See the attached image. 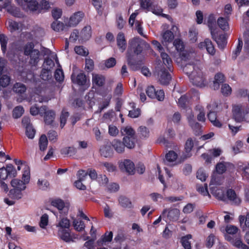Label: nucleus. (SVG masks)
Here are the masks:
<instances>
[{
    "mask_svg": "<svg viewBox=\"0 0 249 249\" xmlns=\"http://www.w3.org/2000/svg\"><path fill=\"white\" fill-rule=\"evenodd\" d=\"M7 37L3 34H0V42L1 44V50L3 53H5L6 50V45L7 43Z\"/></svg>",
    "mask_w": 249,
    "mask_h": 249,
    "instance_id": "obj_57",
    "label": "nucleus"
},
{
    "mask_svg": "<svg viewBox=\"0 0 249 249\" xmlns=\"http://www.w3.org/2000/svg\"><path fill=\"white\" fill-rule=\"evenodd\" d=\"M221 92L225 96L229 95L231 93V88L228 84H223L221 87Z\"/></svg>",
    "mask_w": 249,
    "mask_h": 249,
    "instance_id": "obj_63",
    "label": "nucleus"
},
{
    "mask_svg": "<svg viewBox=\"0 0 249 249\" xmlns=\"http://www.w3.org/2000/svg\"><path fill=\"white\" fill-rule=\"evenodd\" d=\"M228 163H219L217 164L215 170L217 173L219 174H223L226 170L227 164Z\"/></svg>",
    "mask_w": 249,
    "mask_h": 249,
    "instance_id": "obj_61",
    "label": "nucleus"
},
{
    "mask_svg": "<svg viewBox=\"0 0 249 249\" xmlns=\"http://www.w3.org/2000/svg\"><path fill=\"white\" fill-rule=\"evenodd\" d=\"M136 142L135 136H132V138L130 137L123 138V142L124 145L129 149H132L135 147Z\"/></svg>",
    "mask_w": 249,
    "mask_h": 249,
    "instance_id": "obj_34",
    "label": "nucleus"
},
{
    "mask_svg": "<svg viewBox=\"0 0 249 249\" xmlns=\"http://www.w3.org/2000/svg\"><path fill=\"white\" fill-rule=\"evenodd\" d=\"M51 204L52 206L57 208L59 211L63 210L65 208V204L61 199H57L53 200L52 201Z\"/></svg>",
    "mask_w": 249,
    "mask_h": 249,
    "instance_id": "obj_52",
    "label": "nucleus"
},
{
    "mask_svg": "<svg viewBox=\"0 0 249 249\" xmlns=\"http://www.w3.org/2000/svg\"><path fill=\"white\" fill-rule=\"evenodd\" d=\"M49 217L48 215L46 214H43L40 218V222L39 223L40 227L43 229H46L48 224Z\"/></svg>",
    "mask_w": 249,
    "mask_h": 249,
    "instance_id": "obj_60",
    "label": "nucleus"
},
{
    "mask_svg": "<svg viewBox=\"0 0 249 249\" xmlns=\"http://www.w3.org/2000/svg\"><path fill=\"white\" fill-rule=\"evenodd\" d=\"M77 40L79 41L81 40L80 38V34L77 30H74L70 35L69 41L71 42H75Z\"/></svg>",
    "mask_w": 249,
    "mask_h": 249,
    "instance_id": "obj_59",
    "label": "nucleus"
},
{
    "mask_svg": "<svg viewBox=\"0 0 249 249\" xmlns=\"http://www.w3.org/2000/svg\"><path fill=\"white\" fill-rule=\"evenodd\" d=\"M26 88L25 86L19 83H17L14 85L13 91L18 94H21L24 93L26 91Z\"/></svg>",
    "mask_w": 249,
    "mask_h": 249,
    "instance_id": "obj_45",
    "label": "nucleus"
},
{
    "mask_svg": "<svg viewBox=\"0 0 249 249\" xmlns=\"http://www.w3.org/2000/svg\"><path fill=\"white\" fill-rule=\"evenodd\" d=\"M146 92L148 96L152 99L156 98L159 101H162L164 98V93L162 90H156L152 86L147 87Z\"/></svg>",
    "mask_w": 249,
    "mask_h": 249,
    "instance_id": "obj_12",
    "label": "nucleus"
},
{
    "mask_svg": "<svg viewBox=\"0 0 249 249\" xmlns=\"http://www.w3.org/2000/svg\"><path fill=\"white\" fill-rule=\"evenodd\" d=\"M113 237V233L111 231L106 233L105 235L102 238L101 240L98 241L99 245H103L104 243L110 242L111 241Z\"/></svg>",
    "mask_w": 249,
    "mask_h": 249,
    "instance_id": "obj_53",
    "label": "nucleus"
},
{
    "mask_svg": "<svg viewBox=\"0 0 249 249\" xmlns=\"http://www.w3.org/2000/svg\"><path fill=\"white\" fill-rule=\"evenodd\" d=\"M31 59L30 63L33 66H36L39 61V52L37 50H34L30 53Z\"/></svg>",
    "mask_w": 249,
    "mask_h": 249,
    "instance_id": "obj_40",
    "label": "nucleus"
},
{
    "mask_svg": "<svg viewBox=\"0 0 249 249\" xmlns=\"http://www.w3.org/2000/svg\"><path fill=\"white\" fill-rule=\"evenodd\" d=\"M220 179L213 176L211 182L210 183V189L211 193L217 199L226 201L227 197L224 193V191L222 189L220 188Z\"/></svg>",
    "mask_w": 249,
    "mask_h": 249,
    "instance_id": "obj_5",
    "label": "nucleus"
},
{
    "mask_svg": "<svg viewBox=\"0 0 249 249\" xmlns=\"http://www.w3.org/2000/svg\"><path fill=\"white\" fill-rule=\"evenodd\" d=\"M6 169L7 171L8 176L16 177L17 175V171L15 167L11 164L6 165Z\"/></svg>",
    "mask_w": 249,
    "mask_h": 249,
    "instance_id": "obj_62",
    "label": "nucleus"
},
{
    "mask_svg": "<svg viewBox=\"0 0 249 249\" xmlns=\"http://www.w3.org/2000/svg\"><path fill=\"white\" fill-rule=\"evenodd\" d=\"M228 20L227 18L222 17H220L217 19V24L222 30H227L229 28Z\"/></svg>",
    "mask_w": 249,
    "mask_h": 249,
    "instance_id": "obj_44",
    "label": "nucleus"
},
{
    "mask_svg": "<svg viewBox=\"0 0 249 249\" xmlns=\"http://www.w3.org/2000/svg\"><path fill=\"white\" fill-rule=\"evenodd\" d=\"M220 231L224 235L225 239L231 240V237L229 235H234L237 233L238 228L234 225H229L226 226H222L220 228Z\"/></svg>",
    "mask_w": 249,
    "mask_h": 249,
    "instance_id": "obj_11",
    "label": "nucleus"
},
{
    "mask_svg": "<svg viewBox=\"0 0 249 249\" xmlns=\"http://www.w3.org/2000/svg\"><path fill=\"white\" fill-rule=\"evenodd\" d=\"M180 214V211L178 209H173L168 211L167 217L170 220H178Z\"/></svg>",
    "mask_w": 249,
    "mask_h": 249,
    "instance_id": "obj_37",
    "label": "nucleus"
},
{
    "mask_svg": "<svg viewBox=\"0 0 249 249\" xmlns=\"http://www.w3.org/2000/svg\"><path fill=\"white\" fill-rule=\"evenodd\" d=\"M57 234L58 237L66 242H70L72 240L70 229L58 231Z\"/></svg>",
    "mask_w": 249,
    "mask_h": 249,
    "instance_id": "obj_28",
    "label": "nucleus"
},
{
    "mask_svg": "<svg viewBox=\"0 0 249 249\" xmlns=\"http://www.w3.org/2000/svg\"><path fill=\"white\" fill-rule=\"evenodd\" d=\"M87 176V173L84 170H80L77 174L78 180L76 181L74 183L75 187L79 190H85L86 187L84 185L82 181L84 179V178Z\"/></svg>",
    "mask_w": 249,
    "mask_h": 249,
    "instance_id": "obj_20",
    "label": "nucleus"
},
{
    "mask_svg": "<svg viewBox=\"0 0 249 249\" xmlns=\"http://www.w3.org/2000/svg\"><path fill=\"white\" fill-rule=\"evenodd\" d=\"M76 152V148L72 146L64 147L61 150V154L64 155L72 156L74 155Z\"/></svg>",
    "mask_w": 249,
    "mask_h": 249,
    "instance_id": "obj_50",
    "label": "nucleus"
},
{
    "mask_svg": "<svg viewBox=\"0 0 249 249\" xmlns=\"http://www.w3.org/2000/svg\"><path fill=\"white\" fill-rule=\"evenodd\" d=\"M39 148L41 151L46 150L48 145V140L45 135H42L39 141Z\"/></svg>",
    "mask_w": 249,
    "mask_h": 249,
    "instance_id": "obj_49",
    "label": "nucleus"
},
{
    "mask_svg": "<svg viewBox=\"0 0 249 249\" xmlns=\"http://www.w3.org/2000/svg\"><path fill=\"white\" fill-rule=\"evenodd\" d=\"M150 10L152 11V12L157 15L158 16H161L163 17H165L167 18H168L169 20H171L172 18L171 17L166 14H162V9L160 7L158 6L154 7L153 8H151Z\"/></svg>",
    "mask_w": 249,
    "mask_h": 249,
    "instance_id": "obj_46",
    "label": "nucleus"
},
{
    "mask_svg": "<svg viewBox=\"0 0 249 249\" xmlns=\"http://www.w3.org/2000/svg\"><path fill=\"white\" fill-rule=\"evenodd\" d=\"M68 27L67 23L64 25L63 23L58 21H54L52 24V28L56 31L66 30Z\"/></svg>",
    "mask_w": 249,
    "mask_h": 249,
    "instance_id": "obj_39",
    "label": "nucleus"
},
{
    "mask_svg": "<svg viewBox=\"0 0 249 249\" xmlns=\"http://www.w3.org/2000/svg\"><path fill=\"white\" fill-rule=\"evenodd\" d=\"M199 47L200 48L205 47L208 53L211 55H213L215 54V50L214 46L212 41L208 39H205L204 42L200 43L199 44Z\"/></svg>",
    "mask_w": 249,
    "mask_h": 249,
    "instance_id": "obj_21",
    "label": "nucleus"
},
{
    "mask_svg": "<svg viewBox=\"0 0 249 249\" xmlns=\"http://www.w3.org/2000/svg\"><path fill=\"white\" fill-rule=\"evenodd\" d=\"M243 46V42L241 40L238 39V45L235 49L234 51H233L232 54V58L233 59H235L240 54Z\"/></svg>",
    "mask_w": 249,
    "mask_h": 249,
    "instance_id": "obj_51",
    "label": "nucleus"
},
{
    "mask_svg": "<svg viewBox=\"0 0 249 249\" xmlns=\"http://www.w3.org/2000/svg\"><path fill=\"white\" fill-rule=\"evenodd\" d=\"M100 152L102 155L107 157L112 154V150L110 149L109 146H105L100 149Z\"/></svg>",
    "mask_w": 249,
    "mask_h": 249,
    "instance_id": "obj_64",
    "label": "nucleus"
},
{
    "mask_svg": "<svg viewBox=\"0 0 249 249\" xmlns=\"http://www.w3.org/2000/svg\"><path fill=\"white\" fill-rule=\"evenodd\" d=\"M111 145L115 150L118 153H123L124 151V144L118 140L115 139L112 142Z\"/></svg>",
    "mask_w": 249,
    "mask_h": 249,
    "instance_id": "obj_32",
    "label": "nucleus"
},
{
    "mask_svg": "<svg viewBox=\"0 0 249 249\" xmlns=\"http://www.w3.org/2000/svg\"><path fill=\"white\" fill-rule=\"evenodd\" d=\"M161 36V42L164 46H167L169 43H171L174 38V34L169 30L163 31Z\"/></svg>",
    "mask_w": 249,
    "mask_h": 249,
    "instance_id": "obj_19",
    "label": "nucleus"
},
{
    "mask_svg": "<svg viewBox=\"0 0 249 249\" xmlns=\"http://www.w3.org/2000/svg\"><path fill=\"white\" fill-rule=\"evenodd\" d=\"M84 14L81 12L75 13L72 15L67 23L68 27H74L76 26L83 18Z\"/></svg>",
    "mask_w": 249,
    "mask_h": 249,
    "instance_id": "obj_18",
    "label": "nucleus"
},
{
    "mask_svg": "<svg viewBox=\"0 0 249 249\" xmlns=\"http://www.w3.org/2000/svg\"><path fill=\"white\" fill-rule=\"evenodd\" d=\"M10 78L7 74H3L0 77V84L1 87H7L10 83Z\"/></svg>",
    "mask_w": 249,
    "mask_h": 249,
    "instance_id": "obj_54",
    "label": "nucleus"
},
{
    "mask_svg": "<svg viewBox=\"0 0 249 249\" xmlns=\"http://www.w3.org/2000/svg\"><path fill=\"white\" fill-rule=\"evenodd\" d=\"M74 229L78 231H81L85 229V226L84 222L78 219H74L73 221Z\"/></svg>",
    "mask_w": 249,
    "mask_h": 249,
    "instance_id": "obj_47",
    "label": "nucleus"
},
{
    "mask_svg": "<svg viewBox=\"0 0 249 249\" xmlns=\"http://www.w3.org/2000/svg\"><path fill=\"white\" fill-rule=\"evenodd\" d=\"M9 29L11 32H14L16 30H22L23 29L22 24L18 23L15 21L9 19L7 21Z\"/></svg>",
    "mask_w": 249,
    "mask_h": 249,
    "instance_id": "obj_36",
    "label": "nucleus"
},
{
    "mask_svg": "<svg viewBox=\"0 0 249 249\" xmlns=\"http://www.w3.org/2000/svg\"><path fill=\"white\" fill-rule=\"evenodd\" d=\"M208 25L211 31L212 38L215 40L219 47H224L227 44L226 37L224 35H220L218 37L216 36L215 20L213 15L209 17Z\"/></svg>",
    "mask_w": 249,
    "mask_h": 249,
    "instance_id": "obj_4",
    "label": "nucleus"
},
{
    "mask_svg": "<svg viewBox=\"0 0 249 249\" xmlns=\"http://www.w3.org/2000/svg\"><path fill=\"white\" fill-rule=\"evenodd\" d=\"M130 107L132 108L129 111L128 115L131 118H137L140 115V110L139 108H135V104L130 103Z\"/></svg>",
    "mask_w": 249,
    "mask_h": 249,
    "instance_id": "obj_43",
    "label": "nucleus"
},
{
    "mask_svg": "<svg viewBox=\"0 0 249 249\" xmlns=\"http://www.w3.org/2000/svg\"><path fill=\"white\" fill-rule=\"evenodd\" d=\"M238 220L240 226L243 231L249 228V213H247L246 216L240 215Z\"/></svg>",
    "mask_w": 249,
    "mask_h": 249,
    "instance_id": "obj_24",
    "label": "nucleus"
},
{
    "mask_svg": "<svg viewBox=\"0 0 249 249\" xmlns=\"http://www.w3.org/2000/svg\"><path fill=\"white\" fill-rule=\"evenodd\" d=\"M217 107V106L214 103H212L208 105L207 108L209 110V112L208 114V117L213 126L220 128L222 127V124L217 119L216 114L214 112V110Z\"/></svg>",
    "mask_w": 249,
    "mask_h": 249,
    "instance_id": "obj_8",
    "label": "nucleus"
},
{
    "mask_svg": "<svg viewBox=\"0 0 249 249\" xmlns=\"http://www.w3.org/2000/svg\"><path fill=\"white\" fill-rule=\"evenodd\" d=\"M56 226L58 229V231L70 229V220L67 218H63L58 221Z\"/></svg>",
    "mask_w": 249,
    "mask_h": 249,
    "instance_id": "obj_27",
    "label": "nucleus"
},
{
    "mask_svg": "<svg viewBox=\"0 0 249 249\" xmlns=\"http://www.w3.org/2000/svg\"><path fill=\"white\" fill-rule=\"evenodd\" d=\"M141 45L144 46L147 49H150V46L149 44L142 40L139 38H134L129 42L130 48L128 49L127 52V58L128 63L130 62V51H131V49L137 46L136 49L134 51V53L137 54H139L142 51L140 46Z\"/></svg>",
    "mask_w": 249,
    "mask_h": 249,
    "instance_id": "obj_6",
    "label": "nucleus"
},
{
    "mask_svg": "<svg viewBox=\"0 0 249 249\" xmlns=\"http://www.w3.org/2000/svg\"><path fill=\"white\" fill-rule=\"evenodd\" d=\"M121 133L124 137L132 138V136H135V133L132 128L129 126H127L122 128Z\"/></svg>",
    "mask_w": 249,
    "mask_h": 249,
    "instance_id": "obj_35",
    "label": "nucleus"
},
{
    "mask_svg": "<svg viewBox=\"0 0 249 249\" xmlns=\"http://www.w3.org/2000/svg\"><path fill=\"white\" fill-rule=\"evenodd\" d=\"M234 246L241 248V249H249V247L244 244L240 237H236L235 238H231V240H228Z\"/></svg>",
    "mask_w": 249,
    "mask_h": 249,
    "instance_id": "obj_33",
    "label": "nucleus"
},
{
    "mask_svg": "<svg viewBox=\"0 0 249 249\" xmlns=\"http://www.w3.org/2000/svg\"><path fill=\"white\" fill-rule=\"evenodd\" d=\"M227 199H228L232 204L236 205H239L241 202V199L235 192L232 189H228L226 195Z\"/></svg>",
    "mask_w": 249,
    "mask_h": 249,
    "instance_id": "obj_17",
    "label": "nucleus"
},
{
    "mask_svg": "<svg viewBox=\"0 0 249 249\" xmlns=\"http://www.w3.org/2000/svg\"><path fill=\"white\" fill-rule=\"evenodd\" d=\"M24 110L21 106H18L15 107L13 110V115L15 118L20 117L23 114Z\"/></svg>",
    "mask_w": 249,
    "mask_h": 249,
    "instance_id": "obj_55",
    "label": "nucleus"
},
{
    "mask_svg": "<svg viewBox=\"0 0 249 249\" xmlns=\"http://www.w3.org/2000/svg\"><path fill=\"white\" fill-rule=\"evenodd\" d=\"M40 115L43 117L44 121L46 124H51L55 118V112L47 108L45 106L40 107Z\"/></svg>",
    "mask_w": 249,
    "mask_h": 249,
    "instance_id": "obj_10",
    "label": "nucleus"
},
{
    "mask_svg": "<svg viewBox=\"0 0 249 249\" xmlns=\"http://www.w3.org/2000/svg\"><path fill=\"white\" fill-rule=\"evenodd\" d=\"M186 116L190 125L193 127L194 126L198 125V124L196 122L194 116L192 113V110L190 108H187L186 110Z\"/></svg>",
    "mask_w": 249,
    "mask_h": 249,
    "instance_id": "obj_38",
    "label": "nucleus"
},
{
    "mask_svg": "<svg viewBox=\"0 0 249 249\" xmlns=\"http://www.w3.org/2000/svg\"><path fill=\"white\" fill-rule=\"evenodd\" d=\"M233 115L235 120L237 122H241L242 121L249 122V119L245 118L246 115H248V113L245 114L244 111L242 110V107L240 105H235L233 107Z\"/></svg>",
    "mask_w": 249,
    "mask_h": 249,
    "instance_id": "obj_13",
    "label": "nucleus"
},
{
    "mask_svg": "<svg viewBox=\"0 0 249 249\" xmlns=\"http://www.w3.org/2000/svg\"><path fill=\"white\" fill-rule=\"evenodd\" d=\"M196 111L199 112L197 116V120L200 122H205L206 119L203 107L200 106H197L196 107Z\"/></svg>",
    "mask_w": 249,
    "mask_h": 249,
    "instance_id": "obj_48",
    "label": "nucleus"
},
{
    "mask_svg": "<svg viewBox=\"0 0 249 249\" xmlns=\"http://www.w3.org/2000/svg\"><path fill=\"white\" fill-rule=\"evenodd\" d=\"M238 170L242 171V175L244 178L249 180V163L239 162L238 163Z\"/></svg>",
    "mask_w": 249,
    "mask_h": 249,
    "instance_id": "obj_25",
    "label": "nucleus"
},
{
    "mask_svg": "<svg viewBox=\"0 0 249 249\" xmlns=\"http://www.w3.org/2000/svg\"><path fill=\"white\" fill-rule=\"evenodd\" d=\"M18 5L26 10L36 11L41 13L48 10L50 7L49 3L46 0H42L38 4L35 0H15Z\"/></svg>",
    "mask_w": 249,
    "mask_h": 249,
    "instance_id": "obj_2",
    "label": "nucleus"
},
{
    "mask_svg": "<svg viewBox=\"0 0 249 249\" xmlns=\"http://www.w3.org/2000/svg\"><path fill=\"white\" fill-rule=\"evenodd\" d=\"M194 146V142L191 138H189L185 143L184 158L185 159L192 156L191 151Z\"/></svg>",
    "mask_w": 249,
    "mask_h": 249,
    "instance_id": "obj_30",
    "label": "nucleus"
},
{
    "mask_svg": "<svg viewBox=\"0 0 249 249\" xmlns=\"http://www.w3.org/2000/svg\"><path fill=\"white\" fill-rule=\"evenodd\" d=\"M37 184L38 188L43 190L48 189L49 186L48 181L45 179H39Z\"/></svg>",
    "mask_w": 249,
    "mask_h": 249,
    "instance_id": "obj_58",
    "label": "nucleus"
},
{
    "mask_svg": "<svg viewBox=\"0 0 249 249\" xmlns=\"http://www.w3.org/2000/svg\"><path fill=\"white\" fill-rule=\"evenodd\" d=\"M189 76L194 85L200 87H202L204 86V79L202 73L201 71L196 73V71H193L191 72Z\"/></svg>",
    "mask_w": 249,
    "mask_h": 249,
    "instance_id": "obj_16",
    "label": "nucleus"
},
{
    "mask_svg": "<svg viewBox=\"0 0 249 249\" xmlns=\"http://www.w3.org/2000/svg\"><path fill=\"white\" fill-rule=\"evenodd\" d=\"M91 36V28L90 26H85L80 32V38L81 41H87Z\"/></svg>",
    "mask_w": 249,
    "mask_h": 249,
    "instance_id": "obj_23",
    "label": "nucleus"
},
{
    "mask_svg": "<svg viewBox=\"0 0 249 249\" xmlns=\"http://www.w3.org/2000/svg\"><path fill=\"white\" fill-rule=\"evenodd\" d=\"M22 124L25 128L26 135L29 139H32L34 138L36 131L30 124V120L28 117H24L22 119Z\"/></svg>",
    "mask_w": 249,
    "mask_h": 249,
    "instance_id": "obj_14",
    "label": "nucleus"
},
{
    "mask_svg": "<svg viewBox=\"0 0 249 249\" xmlns=\"http://www.w3.org/2000/svg\"><path fill=\"white\" fill-rule=\"evenodd\" d=\"M224 81V76L221 73H217L215 75L214 80L213 81V89H217L219 88L220 83Z\"/></svg>",
    "mask_w": 249,
    "mask_h": 249,
    "instance_id": "obj_42",
    "label": "nucleus"
},
{
    "mask_svg": "<svg viewBox=\"0 0 249 249\" xmlns=\"http://www.w3.org/2000/svg\"><path fill=\"white\" fill-rule=\"evenodd\" d=\"M77 71L76 69L73 70V72L71 76L72 82L79 86H84L86 88H88L90 85L89 82H87L86 75L83 73L80 72L76 74V72Z\"/></svg>",
    "mask_w": 249,
    "mask_h": 249,
    "instance_id": "obj_9",
    "label": "nucleus"
},
{
    "mask_svg": "<svg viewBox=\"0 0 249 249\" xmlns=\"http://www.w3.org/2000/svg\"><path fill=\"white\" fill-rule=\"evenodd\" d=\"M117 46L122 52L124 51L126 47V43L124 35L122 33L118 34L117 36Z\"/></svg>",
    "mask_w": 249,
    "mask_h": 249,
    "instance_id": "obj_26",
    "label": "nucleus"
},
{
    "mask_svg": "<svg viewBox=\"0 0 249 249\" xmlns=\"http://www.w3.org/2000/svg\"><path fill=\"white\" fill-rule=\"evenodd\" d=\"M178 158L177 154L173 151H169L165 156L164 163L167 165H174Z\"/></svg>",
    "mask_w": 249,
    "mask_h": 249,
    "instance_id": "obj_22",
    "label": "nucleus"
},
{
    "mask_svg": "<svg viewBox=\"0 0 249 249\" xmlns=\"http://www.w3.org/2000/svg\"><path fill=\"white\" fill-rule=\"evenodd\" d=\"M152 44L160 53V56L164 65L169 71H171L172 61L167 53L163 52V48L160 43L157 40H154L152 41Z\"/></svg>",
    "mask_w": 249,
    "mask_h": 249,
    "instance_id": "obj_7",
    "label": "nucleus"
},
{
    "mask_svg": "<svg viewBox=\"0 0 249 249\" xmlns=\"http://www.w3.org/2000/svg\"><path fill=\"white\" fill-rule=\"evenodd\" d=\"M174 46L175 47L177 52L178 53L179 58H177L176 61L177 63H183L185 65L190 64L188 61L193 59L196 54L194 53L184 51V45L182 41L180 39H176L174 41Z\"/></svg>",
    "mask_w": 249,
    "mask_h": 249,
    "instance_id": "obj_3",
    "label": "nucleus"
},
{
    "mask_svg": "<svg viewBox=\"0 0 249 249\" xmlns=\"http://www.w3.org/2000/svg\"><path fill=\"white\" fill-rule=\"evenodd\" d=\"M17 165L18 170H22V180L15 178L11 181V186L14 189L11 190L10 193L12 195V197L14 199H18L22 197L21 192L25 189L26 184H28L30 180V169L27 164L21 160L15 161Z\"/></svg>",
    "mask_w": 249,
    "mask_h": 249,
    "instance_id": "obj_1",
    "label": "nucleus"
},
{
    "mask_svg": "<svg viewBox=\"0 0 249 249\" xmlns=\"http://www.w3.org/2000/svg\"><path fill=\"white\" fill-rule=\"evenodd\" d=\"M74 51L77 54L82 56H86L89 53L88 50L81 46H76L74 48Z\"/></svg>",
    "mask_w": 249,
    "mask_h": 249,
    "instance_id": "obj_56",
    "label": "nucleus"
},
{
    "mask_svg": "<svg viewBox=\"0 0 249 249\" xmlns=\"http://www.w3.org/2000/svg\"><path fill=\"white\" fill-rule=\"evenodd\" d=\"M170 74L166 71H161L160 73L159 81L162 85L168 84L171 80Z\"/></svg>",
    "mask_w": 249,
    "mask_h": 249,
    "instance_id": "obj_31",
    "label": "nucleus"
},
{
    "mask_svg": "<svg viewBox=\"0 0 249 249\" xmlns=\"http://www.w3.org/2000/svg\"><path fill=\"white\" fill-rule=\"evenodd\" d=\"M120 168L125 171L130 175H133L135 173V165L132 161L129 160H125L119 163Z\"/></svg>",
    "mask_w": 249,
    "mask_h": 249,
    "instance_id": "obj_15",
    "label": "nucleus"
},
{
    "mask_svg": "<svg viewBox=\"0 0 249 249\" xmlns=\"http://www.w3.org/2000/svg\"><path fill=\"white\" fill-rule=\"evenodd\" d=\"M105 79L103 76L96 73L92 74V82L94 86H102L105 83Z\"/></svg>",
    "mask_w": 249,
    "mask_h": 249,
    "instance_id": "obj_29",
    "label": "nucleus"
},
{
    "mask_svg": "<svg viewBox=\"0 0 249 249\" xmlns=\"http://www.w3.org/2000/svg\"><path fill=\"white\" fill-rule=\"evenodd\" d=\"M192 237L191 234H188L181 237V243L185 249H191L190 240L192 239Z\"/></svg>",
    "mask_w": 249,
    "mask_h": 249,
    "instance_id": "obj_41",
    "label": "nucleus"
}]
</instances>
